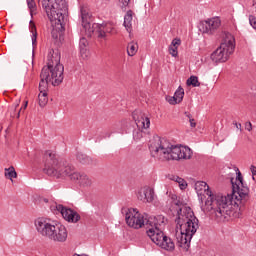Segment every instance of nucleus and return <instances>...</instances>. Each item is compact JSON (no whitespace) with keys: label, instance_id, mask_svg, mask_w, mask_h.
<instances>
[{"label":"nucleus","instance_id":"obj_1","mask_svg":"<svg viewBox=\"0 0 256 256\" xmlns=\"http://www.w3.org/2000/svg\"><path fill=\"white\" fill-rule=\"evenodd\" d=\"M232 194L223 196L218 194L213 195L209 190L207 182L198 181L195 184V189L198 195H204L206 198L205 204L201 206L203 213H210L212 217H216L219 221H223L233 215L234 209L241 210L249 201V187L243 183V175L239 168L236 169V179L231 178ZM204 192V194H203Z\"/></svg>","mask_w":256,"mask_h":256},{"label":"nucleus","instance_id":"obj_2","mask_svg":"<svg viewBox=\"0 0 256 256\" xmlns=\"http://www.w3.org/2000/svg\"><path fill=\"white\" fill-rule=\"evenodd\" d=\"M172 211L176 213L175 223L180 229V234L176 237L178 247L189 249L191 247V239L199 229V219L195 217V213L189 206L183 205L181 202H174Z\"/></svg>","mask_w":256,"mask_h":256},{"label":"nucleus","instance_id":"obj_3","mask_svg":"<svg viewBox=\"0 0 256 256\" xmlns=\"http://www.w3.org/2000/svg\"><path fill=\"white\" fill-rule=\"evenodd\" d=\"M150 153L160 161H180V159H191L193 151L187 146L171 144L167 139L156 136L150 142Z\"/></svg>","mask_w":256,"mask_h":256},{"label":"nucleus","instance_id":"obj_4","mask_svg":"<svg viewBox=\"0 0 256 256\" xmlns=\"http://www.w3.org/2000/svg\"><path fill=\"white\" fill-rule=\"evenodd\" d=\"M63 71H65V67L59 62H56L55 66L48 64L42 68L39 83L40 93L38 95L40 107H45L49 102V97L47 96V87H49V83L54 87L63 83Z\"/></svg>","mask_w":256,"mask_h":256},{"label":"nucleus","instance_id":"obj_5","mask_svg":"<svg viewBox=\"0 0 256 256\" xmlns=\"http://www.w3.org/2000/svg\"><path fill=\"white\" fill-rule=\"evenodd\" d=\"M37 233L54 243H65L69 232L67 228L59 222L51 221L50 219L38 218L35 220Z\"/></svg>","mask_w":256,"mask_h":256},{"label":"nucleus","instance_id":"obj_6","mask_svg":"<svg viewBox=\"0 0 256 256\" xmlns=\"http://www.w3.org/2000/svg\"><path fill=\"white\" fill-rule=\"evenodd\" d=\"M165 224V216H150L146 225H150L146 233L155 245L161 247L165 251H175V242L170 237L165 236L161 231V226Z\"/></svg>","mask_w":256,"mask_h":256},{"label":"nucleus","instance_id":"obj_7","mask_svg":"<svg viewBox=\"0 0 256 256\" xmlns=\"http://www.w3.org/2000/svg\"><path fill=\"white\" fill-rule=\"evenodd\" d=\"M45 164H44V173L50 177H70L73 181V175H77L78 172H75V167L71 164L59 165V160L57 156L51 151H46L44 155Z\"/></svg>","mask_w":256,"mask_h":256},{"label":"nucleus","instance_id":"obj_8","mask_svg":"<svg viewBox=\"0 0 256 256\" xmlns=\"http://www.w3.org/2000/svg\"><path fill=\"white\" fill-rule=\"evenodd\" d=\"M42 7L50 21H56V25H60L61 29H65L68 11L66 0H42Z\"/></svg>","mask_w":256,"mask_h":256},{"label":"nucleus","instance_id":"obj_9","mask_svg":"<svg viewBox=\"0 0 256 256\" xmlns=\"http://www.w3.org/2000/svg\"><path fill=\"white\" fill-rule=\"evenodd\" d=\"M233 51H235V37L231 33L226 32L220 47L211 54V59L214 63H225Z\"/></svg>","mask_w":256,"mask_h":256},{"label":"nucleus","instance_id":"obj_10","mask_svg":"<svg viewBox=\"0 0 256 256\" xmlns=\"http://www.w3.org/2000/svg\"><path fill=\"white\" fill-rule=\"evenodd\" d=\"M125 213V221L128 227H132V229H141V227H144V225H146L147 231L151 229V225L147 224L149 218H145V216L139 213V210H137L136 208H129L125 210Z\"/></svg>","mask_w":256,"mask_h":256},{"label":"nucleus","instance_id":"obj_11","mask_svg":"<svg viewBox=\"0 0 256 256\" xmlns=\"http://www.w3.org/2000/svg\"><path fill=\"white\" fill-rule=\"evenodd\" d=\"M132 117L138 128L137 130H134L133 137L136 141H139V139H143V130L151 127V119L141 110H135L132 113Z\"/></svg>","mask_w":256,"mask_h":256},{"label":"nucleus","instance_id":"obj_12","mask_svg":"<svg viewBox=\"0 0 256 256\" xmlns=\"http://www.w3.org/2000/svg\"><path fill=\"white\" fill-rule=\"evenodd\" d=\"M56 209L59 211V213H61L65 221H68L69 223H77L81 219L79 213L75 212V210L63 206L62 204H56Z\"/></svg>","mask_w":256,"mask_h":256},{"label":"nucleus","instance_id":"obj_13","mask_svg":"<svg viewBox=\"0 0 256 256\" xmlns=\"http://www.w3.org/2000/svg\"><path fill=\"white\" fill-rule=\"evenodd\" d=\"M156 198L155 190L149 186H145L138 193V199L144 203H153Z\"/></svg>","mask_w":256,"mask_h":256},{"label":"nucleus","instance_id":"obj_14","mask_svg":"<svg viewBox=\"0 0 256 256\" xmlns=\"http://www.w3.org/2000/svg\"><path fill=\"white\" fill-rule=\"evenodd\" d=\"M219 27H221V20H219V18H212L202 24V33L213 35V33H215Z\"/></svg>","mask_w":256,"mask_h":256},{"label":"nucleus","instance_id":"obj_15","mask_svg":"<svg viewBox=\"0 0 256 256\" xmlns=\"http://www.w3.org/2000/svg\"><path fill=\"white\" fill-rule=\"evenodd\" d=\"M97 27L96 33L100 39H105V37H107V33H113V31H115V27L111 22L98 24Z\"/></svg>","mask_w":256,"mask_h":256},{"label":"nucleus","instance_id":"obj_16","mask_svg":"<svg viewBox=\"0 0 256 256\" xmlns=\"http://www.w3.org/2000/svg\"><path fill=\"white\" fill-rule=\"evenodd\" d=\"M72 181H77L80 187H91L93 185V180L87 174L83 173L73 174Z\"/></svg>","mask_w":256,"mask_h":256},{"label":"nucleus","instance_id":"obj_17","mask_svg":"<svg viewBox=\"0 0 256 256\" xmlns=\"http://www.w3.org/2000/svg\"><path fill=\"white\" fill-rule=\"evenodd\" d=\"M80 15H81L82 27H84V29H88L89 24L91 23V13H89V9L85 7H81Z\"/></svg>","mask_w":256,"mask_h":256},{"label":"nucleus","instance_id":"obj_18","mask_svg":"<svg viewBox=\"0 0 256 256\" xmlns=\"http://www.w3.org/2000/svg\"><path fill=\"white\" fill-rule=\"evenodd\" d=\"M89 42L85 37L80 38L79 49L82 59H89V50L87 49Z\"/></svg>","mask_w":256,"mask_h":256},{"label":"nucleus","instance_id":"obj_19","mask_svg":"<svg viewBox=\"0 0 256 256\" xmlns=\"http://www.w3.org/2000/svg\"><path fill=\"white\" fill-rule=\"evenodd\" d=\"M179 45H181V39H173L170 46H169V53L172 55V57H177L179 55V52H177V49H179Z\"/></svg>","mask_w":256,"mask_h":256},{"label":"nucleus","instance_id":"obj_20","mask_svg":"<svg viewBox=\"0 0 256 256\" xmlns=\"http://www.w3.org/2000/svg\"><path fill=\"white\" fill-rule=\"evenodd\" d=\"M133 22V11H127L126 15L124 16V27L128 33H131V27Z\"/></svg>","mask_w":256,"mask_h":256},{"label":"nucleus","instance_id":"obj_21","mask_svg":"<svg viewBox=\"0 0 256 256\" xmlns=\"http://www.w3.org/2000/svg\"><path fill=\"white\" fill-rule=\"evenodd\" d=\"M76 158L82 165H92L93 163V159L82 152H78Z\"/></svg>","mask_w":256,"mask_h":256},{"label":"nucleus","instance_id":"obj_22","mask_svg":"<svg viewBox=\"0 0 256 256\" xmlns=\"http://www.w3.org/2000/svg\"><path fill=\"white\" fill-rule=\"evenodd\" d=\"M137 51H139V45L136 42L128 43L127 53L129 57H134V55L137 54Z\"/></svg>","mask_w":256,"mask_h":256},{"label":"nucleus","instance_id":"obj_23","mask_svg":"<svg viewBox=\"0 0 256 256\" xmlns=\"http://www.w3.org/2000/svg\"><path fill=\"white\" fill-rule=\"evenodd\" d=\"M4 171L6 179H10V181H13V179H17V172L15 171V167L10 166L9 168H5Z\"/></svg>","mask_w":256,"mask_h":256},{"label":"nucleus","instance_id":"obj_24","mask_svg":"<svg viewBox=\"0 0 256 256\" xmlns=\"http://www.w3.org/2000/svg\"><path fill=\"white\" fill-rule=\"evenodd\" d=\"M174 97L180 103L181 101H183V97H185V90L183 89V87L181 86L178 87V89L174 93Z\"/></svg>","mask_w":256,"mask_h":256},{"label":"nucleus","instance_id":"obj_25","mask_svg":"<svg viewBox=\"0 0 256 256\" xmlns=\"http://www.w3.org/2000/svg\"><path fill=\"white\" fill-rule=\"evenodd\" d=\"M187 85H191L192 87H200L201 83L199 82V78L197 76H190L187 79Z\"/></svg>","mask_w":256,"mask_h":256},{"label":"nucleus","instance_id":"obj_26","mask_svg":"<svg viewBox=\"0 0 256 256\" xmlns=\"http://www.w3.org/2000/svg\"><path fill=\"white\" fill-rule=\"evenodd\" d=\"M171 179L179 184L181 189H187V182L183 178L179 176H172Z\"/></svg>","mask_w":256,"mask_h":256},{"label":"nucleus","instance_id":"obj_27","mask_svg":"<svg viewBox=\"0 0 256 256\" xmlns=\"http://www.w3.org/2000/svg\"><path fill=\"white\" fill-rule=\"evenodd\" d=\"M30 25L32 27V45L33 47L37 46V28H35V24L33 21H30Z\"/></svg>","mask_w":256,"mask_h":256},{"label":"nucleus","instance_id":"obj_28","mask_svg":"<svg viewBox=\"0 0 256 256\" xmlns=\"http://www.w3.org/2000/svg\"><path fill=\"white\" fill-rule=\"evenodd\" d=\"M27 6L30 10V15L33 16V13L37 11V4L35 3V0H27Z\"/></svg>","mask_w":256,"mask_h":256},{"label":"nucleus","instance_id":"obj_29","mask_svg":"<svg viewBox=\"0 0 256 256\" xmlns=\"http://www.w3.org/2000/svg\"><path fill=\"white\" fill-rule=\"evenodd\" d=\"M166 101H168L170 105H177L178 103H180L176 100L175 96H167Z\"/></svg>","mask_w":256,"mask_h":256},{"label":"nucleus","instance_id":"obj_30","mask_svg":"<svg viewBox=\"0 0 256 256\" xmlns=\"http://www.w3.org/2000/svg\"><path fill=\"white\" fill-rule=\"evenodd\" d=\"M120 4H121V9H127V7L129 6V3L131 2V0H119Z\"/></svg>","mask_w":256,"mask_h":256},{"label":"nucleus","instance_id":"obj_31","mask_svg":"<svg viewBox=\"0 0 256 256\" xmlns=\"http://www.w3.org/2000/svg\"><path fill=\"white\" fill-rule=\"evenodd\" d=\"M186 117H188L190 121V127H197V123L195 122V119L191 118V114H186Z\"/></svg>","mask_w":256,"mask_h":256},{"label":"nucleus","instance_id":"obj_32","mask_svg":"<svg viewBox=\"0 0 256 256\" xmlns=\"http://www.w3.org/2000/svg\"><path fill=\"white\" fill-rule=\"evenodd\" d=\"M245 129H246V131H252L253 124H251V122H246L245 123Z\"/></svg>","mask_w":256,"mask_h":256},{"label":"nucleus","instance_id":"obj_33","mask_svg":"<svg viewBox=\"0 0 256 256\" xmlns=\"http://www.w3.org/2000/svg\"><path fill=\"white\" fill-rule=\"evenodd\" d=\"M250 171H251V173H252V179H255L256 167L252 165V166L250 167Z\"/></svg>","mask_w":256,"mask_h":256},{"label":"nucleus","instance_id":"obj_34","mask_svg":"<svg viewBox=\"0 0 256 256\" xmlns=\"http://www.w3.org/2000/svg\"><path fill=\"white\" fill-rule=\"evenodd\" d=\"M23 109H27V102H25L24 106L22 108H20V110L17 114V119H19V117H21V111H23Z\"/></svg>","mask_w":256,"mask_h":256},{"label":"nucleus","instance_id":"obj_35","mask_svg":"<svg viewBox=\"0 0 256 256\" xmlns=\"http://www.w3.org/2000/svg\"><path fill=\"white\" fill-rule=\"evenodd\" d=\"M234 125L236 129H239L241 131V123L234 122Z\"/></svg>","mask_w":256,"mask_h":256},{"label":"nucleus","instance_id":"obj_36","mask_svg":"<svg viewBox=\"0 0 256 256\" xmlns=\"http://www.w3.org/2000/svg\"><path fill=\"white\" fill-rule=\"evenodd\" d=\"M201 203H203V198H201Z\"/></svg>","mask_w":256,"mask_h":256},{"label":"nucleus","instance_id":"obj_37","mask_svg":"<svg viewBox=\"0 0 256 256\" xmlns=\"http://www.w3.org/2000/svg\"><path fill=\"white\" fill-rule=\"evenodd\" d=\"M47 203V199L44 200Z\"/></svg>","mask_w":256,"mask_h":256}]
</instances>
